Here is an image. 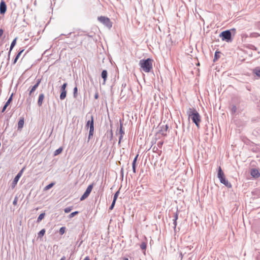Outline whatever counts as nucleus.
<instances>
[{"label":"nucleus","mask_w":260,"mask_h":260,"mask_svg":"<svg viewBox=\"0 0 260 260\" xmlns=\"http://www.w3.org/2000/svg\"><path fill=\"white\" fill-rule=\"evenodd\" d=\"M187 114L189 119H191L192 122L198 128H200V123L201 121V117L195 108H189L187 111Z\"/></svg>","instance_id":"nucleus-1"},{"label":"nucleus","mask_w":260,"mask_h":260,"mask_svg":"<svg viewBox=\"0 0 260 260\" xmlns=\"http://www.w3.org/2000/svg\"><path fill=\"white\" fill-rule=\"evenodd\" d=\"M236 32V29L235 28L226 30L222 31L219 34V37L223 41H225L228 43H231L233 40L232 35L235 36Z\"/></svg>","instance_id":"nucleus-2"},{"label":"nucleus","mask_w":260,"mask_h":260,"mask_svg":"<svg viewBox=\"0 0 260 260\" xmlns=\"http://www.w3.org/2000/svg\"><path fill=\"white\" fill-rule=\"evenodd\" d=\"M152 62L153 60L150 58L143 59L140 60L139 65L144 72L149 73L152 70Z\"/></svg>","instance_id":"nucleus-3"},{"label":"nucleus","mask_w":260,"mask_h":260,"mask_svg":"<svg viewBox=\"0 0 260 260\" xmlns=\"http://www.w3.org/2000/svg\"><path fill=\"white\" fill-rule=\"evenodd\" d=\"M98 20L108 28H111L112 26V22L111 21L110 19L107 17L101 16L98 17Z\"/></svg>","instance_id":"nucleus-4"},{"label":"nucleus","mask_w":260,"mask_h":260,"mask_svg":"<svg viewBox=\"0 0 260 260\" xmlns=\"http://www.w3.org/2000/svg\"><path fill=\"white\" fill-rule=\"evenodd\" d=\"M93 184H94L93 183H92V184H91L88 186L85 191L84 192L83 194L81 197L80 199V201L84 200L89 196V195L90 194V193L91 192L92 189L93 188Z\"/></svg>","instance_id":"nucleus-5"},{"label":"nucleus","mask_w":260,"mask_h":260,"mask_svg":"<svg viewBox=\"0 0 260 260\" xmlns=\"http://www.w3.org/2000/svg\"><path fill=\"white\" fill-rule=\"evenodd\" d=\"M7 6L6 2L4 0H1L0 2V14L4 16L7 12Z\"/></svg>","instance_id":"nucleus-6"},{"label":"nucleus","mask_w":260,"mask_h":260,"mask_svg":"<svg viewBox=\"0 0 260 260\" xmlns=\"http://www.w3.org/2000/svg\"><path fill=\"white\" fill-rule=\"evenodd\" d=\"M41 79H38L37 80L36 83L32 86H30L29 89V95L30 96L32 93L36 90V89L38 87L39 84L41 82Z\"/></svg>","instance_id":"nucleus-7"},{"label":"nucleus","mask_w":260,"mask_h":260,"mask_svg":"<svg viewBox=\"0 0 260 260\" xmlns=\"http://www.w3.org/2000/svg\"><path fill=\"white\" fill-rule=\"evenodd\" d=\"M25 170V167H23L19 172V173L16 175V176L15 177L14 179L13 180L12 184L14 185H15L18 181H19L20 178L22 176L23 172L24 170Z\"/></svg>","instance_id":"nucleus-8"},{"label":"nucleus","mask_w":260,"mask_h":260,"mask_svg":"<svg viewBox=\"0 0 260 260\" xmlns=\"http://www.w3.org/2000/svg\"><path fill=\"white\" fill-rule=\"evenodd\" d=\"M160 129L159 130V133L164 136H167V131L168 129V125H161L160 126Z\"/></svg>","instance_id":"nucleus-9"},{"label":"nucleus","mask_w":260,"mask_h":260,"mask_svg":"<svg viewBox=\"0 0 260 260\" xmlns=\"http://www.w3.org/2000/svg\"><path fill=\"white\" fill-rule=\"evenodd\" d=\"M12 100H13V94H12L11 95V96L9 97V98L8 99V100H7V101L6 102L5 104L4 105V107H3V108L2 109V111H1L2 113H4L5 111V110H6V108H7V107L12 102Z\"/></svg>","instance_id":"nucleus-10"},{"label":"nucleus","mask_w":260,"mask_h":260,"mask_svg":"<svg viewBox=\"0 0 260 260\" xmlns=\"http://www.w3.org/2000/svg\"><path fill=\"white\" fill-rule=\"evenodd\" d=\"M219 180L221 183L224 184L228 188H231L232 187L231 183L228 181L225 177L221 178Z\"/></svg>","instance_id":"nucleus-11"},{"label":"nucleus","mask_w":260,"mask_h":260,"mask_svg":"<svg viewBox=\"0 0 260 260\" xmlns=\"http://www.w3.org/2000/svg\"><path fill=\"white\" fill-rule=\"evenodd\" d=\"M24 124V117H20L19 119L18 122V130L21 131L22 128L23 127Z\"/></svg>","instance_id":"nucleus-12"},{"label":"nucleus","mask_w":260,"mask_h":260,"mask_svg":"<svg viewBox=\"0 0 260 260\" xmlns=\"http://www.w3.org/2000/svg\"><path fill=\"white\" fill-rule=\"evenodd\" d=\"M250 174L254 178H258L260 176L259 172H258V170L256 169H251Z\"/></svg>","instance_id":"nucleus-13"},{"label":"nucleus","mask_w":260,"mask_h":260,"mask_svg":"<svg viewBox=\"0 0 260 260\" xmlns=\"http://www.w3.org/2000/svg\"><path fill=\"white\" fill-rule=\"evenodd\" d=\"M89 135L88 137V142L89 141V140L92 138L93 134H94V124L91 125L90 127H89Z\"/></svg>","instance_id":"nucleus-14"},{"label":"nucleus","mask_w":260,"mask_h":260,"mask_svg":"<svg viewBox=\"0 0 260 260\" xmlns=\"http://www.w3.org/2000/svg\"><path fill=\"white\" fill-rule=\"evenodd\" d=\"M16 41H17V38H15L12 41V43L11 44V46H10V50H9V53H8V60L10 59V56L11 52L12 50L13 49V48H14V47L15 46V45L16 44Z\"/></svg>","instance_id":"nucleus-15"},{"label":"nucleus","mask_w":260,"mask_h":260,"mask_svg":"<svg viewBox=\"0 0 260 260\" xmlns=\"http://www.w3.org/2000/svg\"><path fill=\"white\" fill-rule=\"evenodd\" d=\"M60 91L59 98L61 100H63L67 96V91L66 89H60Z\"/></svg>","instance_id":"nucleus-16"},{"label":"nucleus","mask_w":260,"mask_h":260,"mask_svg":"<svg viewBox=\"0 0 260 260\" xmlns=\"http://www.w3.org/2000/svg\"><path fill=\"white\" fill-rule=\"evenodd\" d=\"M24 49H22L18 52V53L17 54V55H16V56L15 57V58H14V59L13 60L12 64H15L17 62L20 56L21 55L22 53L24 51Z\"/></svg>","instance_id":"nucleus-17"},{"label":"nucleus","mask_w":260,"mask_h":260,"mask_svg":"<svg viewBox=\"0 0 260 260\" xmlns=\"http://www.w3.org/2000/svg\"><path fill=\"white\" fill-rule=\"evenodd\" d=\"M44 97L45 96L44 93H42L39 94L38 100V105L39 107H41L42 105Z\"/></svg>","instance_id":"nucleus-18"},{"label":"nucleus","mask_w":260,"mask_h":260,"mask_svg":"<svg viewBox=\"0 0 260 260\" xmlns=\"http://www.w3.org/2000/svg\"><path fill=\"white\" fill-rule=\"evenodd\" d=\"M94 124V119L93 116L92 115L91 116V119L87 121L86 125H85V128L87 129H88L89 127Z\"/></svg>","instance_id":"nucleus-19"},{"label":"nucleus","mask_w":260,"mask_h":260,"mask_svg":"<svg viewBox=\"0 0 260 260\" xmlns=\"http://www.w3.org/2000/svg\"><path fill=\"white\" fill-rule=\"evenodd\" d=\"M217 177L219 179H220L221 178H224L225 177L224 174L220 167H219L218 168Z\"/></svg>","instance_id":"nucleus-20"},{"label":"nucleus","mask_w":260,"mask_h":260,"mask_svg":"<svg viewBox=\"0 0 260 260\" xmlns=\"http://www.w3.org/2000/svg\"><path fill=\"white\" fill-rule=\"evenodd\" d=\"M107 75H108L107 71L106 70H103V71L102 72V73H101V77L104 80V82H103V84H105L107 78Z\"/></svg>","instance_id":"nucleus-21"},{"label":"nucleus","mask_w":260,"mask_h":260,"mask_svg":"<svg viewBox=\"0 0 260 260\" xmlns=\"http://www.w3.org/2000/svg\"><path fill=\"white\" fill-rule=\"evenodd\" d=\"M253 73L256 75L257 77L260 78V67H256L253 69Z\"/></svg>","instance_id":"nucleus-22"},{"label":"nucleus","mask_w":260,"mask_h":260,"mask_svg":"<svg viewBox=\"0 0 260 260\" xmlns=\"http://www.w3.org/2000/svg\"><path fill=\"white\" fill-rule=\"evenodd\" d=\"M45 216V213H42L40 214L39 217L37 218V222L39 223L41 222V221L44 218Z\"/></svg>","instance_id":"nucleus-23"},{"label":"nucleus","mask_w":260,"mask_h":260,"mask_svg":"<svg viewBox=\"0 0 260 260\" xmlns=\"http://www.w3.org/2000/svg\"><path fill=\"white\" fill-rule=\"evenodd\" d=\"M119 133L120 134V135H121V136H123L124 134V132L123 129V124L121 121L120 122Z\"/></svg>","instance_id":"nucleus-24"},{"label":"nucleus","mask_w":260,"mask_h":260,"mask_svg":"<svg viewBox=\"0 0 260 260\" xmlns=\"http://www.w3.org/2000/svg\"><path fill=\"white\" fill-rule=\"evenodd\" d=\"M63 149L62 147H59L54 152V156H56L62 152Z\"/></svg>","instance_id":"nucleus-25"},{"label":"nucleus","mask_w":260,"mask_h":260,"mask_svg":"<svg viewBox=\"0 0 260 260\" xmlns=\"http://www.w3.org/2000/svg\"><path fill=\"white\" fill-rule=\"evenodd\" d=\"M45 232H46V231H45V229H42L38 234V237L39 238L42 237L45 235Z\"/></svg>","instance_id":"nucleus-26"},{"label":"nucleus","mask_w":260,"mask_h":260,"mask_svg":"<svg viewBox=\"0 0 260 260\" xmlns=\"http://www.w3.org/2000/svg\"><path fill=\"white\" fill-rule=\"evenodd\" d=\"M245 46L246 48L251 49V50H257L256 47L252 44H247Z\"/></svg>","instance_id":"nucleus-27"},{"label":"nucleus","mask_w":260,"mask_h":260,"mask_svg":"<svg viewBox=\"0 0 260 260\" xmlns=\"http://www.w3.org/2000/svg\"><path fill=\"white\" fill-rule=\"evenodd\" d=\"M140 247L142 250L145 251L147 247L146 242H143L140 245Z\"/></svg>","instance_id":"nucleus-28"},{"label":"nucleus","mask_w":260,"mask_h":260,"mask_svg":"<svg viewBox=\"0 0 260 260\" xmlns=\"http://www.w3.org/2000/svg\"><path fill=\"white\" fill-rule=\"evenodd\" d=\"M237 111V107L235 105H232L231 109V112L232 114H235Z\"/></svg>","instance_id":"nucleus-29"},{"label":"nucleus","mask_w":260,"mask_h":260,"mask_svg":"<svg viewBox=\"0 0 260 260\" xmlns=\"http://www.w3.org/2000/svg\"><path fill=\"white\" fill-rule=\"evenodd\" d=\"M260 36V35L257 32H252L249 35L250 38H257Z\"/></svg>","instance_id":"nucleus-30"},{"label":"nucleus","mask_w":260,"mask_h":260,"mask_svg":"<svg viewBox=\"0 0 260 260\" xmlns=\"http://www.w3.org/2000/svg\"><path fill=\"white\" fill-rule=\"evenodd\" d=\"M54 185V183L53 182H52L50 184H49L48 185H47V186H46L44 188V190H49V189H50L51 187H52L53 186V185Z\"/></svg>","instance_id":"nucleus-31"},{"label":"nucleus","mask_w":260,"mask_h":260,"mask_svg":"<svg viewBox=\"0 0 260 260\" xmlns=\"http://www.w3.org/2000/svg\"><path fill=\"white\" fill-rule=\"evenodd\" d=\"M219 57H220V55H219V52L216 51L215 53V54H214L213 61L215 62Z\"/></svg>","instance_id":"nucleus-32"},{"label":"nucleus","mask_w":260,"mask_h":260,"mask_svg":"<svg viewBox=\"0 0 260 260\" xmlns=\"http://www.w3.org/2000/svg\"><path fill=\"white\" fill-rule=\"evenodd\" d=\"M78 88L77 86H75L73 89V96L74 98H76L77 96Z\"/></svg>","instance_id":"nucleus-33"},{"label":"nucleus","mask_w":260,"mask_h":260,"mask_svg":"<svg viewBox=\"0 0 260 260\" xmlns=\"http://www.w3.org/2000/svg\"><path fill=\"white\" fill-rule=\"evenodd\" d=\"M66 227H65V226H62V227H61V228H60V229H59V234H60L61 235H63V234L65 233V232H66Z\"/></svg>","instance_id":"nucleus-34"},{"label":"nucleus","mask_w":260,"mask_h":260,"mask_svg":"<svg viewBox=\"0 0 260 260\" xmlns=\"http://www.w3.org/2000/svg\"><path fill=\"white\" fill-rule=\"evenodd\" d=\"M79 213V212L76 211H75V212H73L72 213H71L68 216V217L69 218H73V217H74L75 215H77Z\"/></svg>","instance_id":"nucleus-35"},{"label":"nucleus","mask_w":260,"mask_h":260,"mask_svg":"<svg viewBox=\"0 0 260 260\" xmlns=\"http://www.w3.org/2000/svg\"><path fill=\"white\" fill-rule=\"evenodd\" d=\"M73 209V206L68 207L64 209V211L65 213H69Z\"/></svg>","instance_id":"nucleus-36"},{"label":"nucleus","mask_w":260,"mask_h":260,"mask_svg":"<svg viewBox=\"0 0 260 260\" xmlns=\"http://www.w3.org/2000/svg\"><path fill=\"white\" fill-rule=\"evenodd\" d=\"M119 190H117L114 194L113 200L116 201L117 199L118 196L119 194Z\"/></svg>","instance_id":"nucleus-37"},{"label":"nucleus","mask_w":260,"mask_h":260,"mask_svg":"<svg viewBox=\"0 0 260 260\" xmlns=\"http://www.w3.org/2000/svg\"><path fill=\"white\" fill-rule=\"evenodd\" d=\"M115 203H116V201L113 200L112 204L109 208V210H112L113 209V208L115 206Z\"/></svg>","instance_id":"nucleus-38"},{"label":"nucleus","mask_w":260,"mask_h":260,"mask_svg":"<svg viewBox=\"0 0 260 260\" xmlns=\"http://www.w3.org/2000/svg\"><path fill=\"white\" fill-rule=\"evenodd\" d=\"M17 202H18V198H17V197H15V198L13 202V204L14 206H16L17 204Z\"/></svg>","instance_id":"nucleus-39"},{"label":"nucleus","mask_w":260,"mask_h":260,"mask_svg":"<svg viewBox=\"0 0 260 260\" xmlns=\"http://www.w3.org/2000/svg\"><path fill=\"white\" fill-rule=\"evenodd\" d=\"M178 219V210H177V211L176 212V213H174L173 219L177 220Z\"/></svg>","instance_id":"nucleus-40"},{"label":"nucleus","mask_w":260,"mask_h":260,"mask_svg":"<svg viewBox=\"0 0 260 260\" xmlns=\"http://www.w3.org/2000/svg\"><path fill=\"white\" fill-rule=\"evenodd\" d=\"M68 85L67 83H64L60 87V89H66V87Z\"/></svg>","instance_id":"nucleus-41"},{"label":"nucleus","mask_w":260,"mask_h":260,"mask_svg":"<svg viewBox=\"0 0 260 260\" xmlns=\"http://www.w3.org/2000/svg\"><path fill=\"white\" fill-rule=\"evenodd\" d=\"M177 220L173 219V224H174L173 228H174V231H175L176 229Z\"/></svg>","instance_id":"nucleus-42"},{"label":"nucleus","mask_w":260,"mask_h":260,"mask_svg":"<svg viewBox=\"0 0 260 260\" xmlns=\"http://www.w3.org/2000/svg\"><path fill=\"white\" fill-rule=\"evenodd\" d=\"M31 99L30 97H29V98H27L26 99V103L29 105H30V103H31Z\"/></svg>","instance_id":"nucleus-43"},{"label":"nucleus","mask_w":260,"mask_h":260,"mask_svg":"<svg viewBox=\"0 0 260 260\" xmlns=\"http://www.w3.org/2000/svg\"><path fill=\"white\" fill-rule=\"evenodd\" d=\"M94 97V99H98L99 98V93L97 90L96 91V92L95 93Z\"/></svg>","instance_id":"nucleus-44"},{"label":"nucleus","mask_w":260,"mask_h":260,"mask_svg":"<svg viewBox=\"0 0 260 260\" xmlns=\"http://www.w3.org/2000/svg\"><path fill=\"white\" fill-rule=\"evenodd\" d=\"M122 138H123V136L120 135V136L119 137V141H118V145H120L121 141V140H122Z\"/></svg>","instance_id":"nucleus-45"},{"label":"nucleus","mask_w":260,"mask_h":260,"mask_svg":"<svg viewBox=\"0 0 260 260\" xmlns=\"http://www.w3.org/2000/svg\"><path fill=\"white\" fill-rule=\"evenodd\" d=\"M163 144V142H158L157 143V146L158 147H161Z\"/></svg>","instance_id":"nucleus-46"},{"label":"nucleus","mask_w":260,"mask_h":260,"mask_svg":"<svg viewBox=\"0 0 260 260\" xmlns=\"http://www.w3.org/2000/svg\"><path fill=\"white\" fill-rule=\"evenodd\" d=\"M133 171L134 173L136 172V166H132Z\"/></svg>","instance_id":"nucleus-47"},{"label":"nucleus","mask_w":260,"mask_h":260,"mask_svg":"<svg viewBox=\"0 0 260 260\" xmlns=\"http://www.w3.org/2000/svg\"><path fill=\"white\" fill-rule=\"evenodd\" d=\"M3 33H4V30L3 29H2V28H0V38H1L2 35H3Z\"/></svg>","instance_id":"nucleus-48"},{"label":"nucleus","mask_w":260,"mask_h":260,"mask_svg":"<svg viewBox=\"0 0 260 260\" xmlns=\"http://www.w3.org/2000/svg\"><path fill=\"white\" fill-rule=\"evenodd\" d=\"M120 173H121L122 177H123V168H122L120 170Z\"/></svg>","instance_id":"nucleus-49"},{"label":"nucleus","mask_w":260,"mask_h":260,"mask_svg":"<svg viewBox=\"0 0 260 260\" xmlns=\"http://www.w3.org/2000/svg\"><path fill=\"white\" fill-rule=\"evenodd\" d=\"M136 163H137V161H133L132 166H136Z\"/></svg>","instance_id":"nucleus-50"},{"label":"nucleus","mask_w":260,"mask_h":260,"mask_svg":"<svg viewBox=\"0 0 260 260\" xmlns=\"http://www.w3.org/2000/svg\"><path fill=\"white\" fill-rule=\"evenodd\" d=\"M138 155H138V154H137V155L135 156V157L134 158V159L133 161H137V158H138Z\"/></svg>","instance_id":"nucleus-51"},{"label":"nucleus","mask_w":260,"mask_h":260,"mask_svg":"<svg viewBox=\"0 0 260 260\" xmlns=\"http://www.w3.org/2000/svg\"><path fill=\"white\" fill-rule=\"evenodd\" d=\"M249 37V36H248V35H247V34H243V35H242V38H244V37H245V38H247V37Z\"/></svg>","instance_id":"nucleus-52"},{"label":"nucleus","mask_w":260,"mask_h":260,"mask_svg":"<svg viewBox=\"0 0 260 260\" xmlns=\"http://www.w3.org/2000/svg\"><path fill=\"white\" fill-rule=\"evenodd\" d=\"M179 256L180 257V258H181V259L182 260V258H183V254L182 253V252H180V255H179Z\"/></svg>","instance_id":"nucleus-53"},{"label":"nucleus","mask_w":260,"mask_h":260,"mask_svg":"<svg viewBox=\"0 0 260 260\" xmlns=\"http://www.w3.org/2000/svg\"><path fill=\"white\" fill-rule=\"evenodd\" d=\"M83 260H90L89 256H86Z\"/></svg>","instance_id":"nucleus-54"},{"label":"nucleus","mask_w":260,"mask_h":260,"mask_svg":"<svg viewBox=\"0 0 260 260\" xmlns=\"http://www.w3.org/2000/svg\"><path fill=\"white\" fill-rule=\"evenodd\" d=\"M72 34V32H70V33H69L68 35H66V36H67V37H68V36L71 35ZM62 35H64V36H66V35H64V34H61V36H62Z\"/></svg>","instance_id":"nucleus-55"},{"label":"nucleus","mask_w":260,"mask_h":260,"mask_svg":"<svg viewBox=\"0 0 260 260\" xmlns=\"http://www.w3.org/2000/svg\"><path fill=\"white\" fill-rule=\"evenodd\" d=\"M60 260H66V257L64 256H62Z\"/></svg>","instance_id":"nucleus-56"},{"label":"nucleus","mask_w":260,"mask_h":260,"mask_svg":"<svg viewBox=\"0 0 260 260\" xmlns=\"http://www.w3.org/2000/svg\"><path fill=\"white\" fill-rule=\"evenodd\" d=\"M122 260H128L127 257H124L122 258Z\"/></svg>","instance_id":"nucleus-57"},{"label":"nucleus","mask_w":260,"mask_h":260,"mask_svg":"<svg viewBox=\"0 0 260 260\" xmlns=\"http://www.w3.org/2000/svg\"><path fill=\"white\" fill-rule=\"evenodd\" d=\"M153 150L154 151L155 150H157V148L155 147H154L153 148Z\"/></svg>","instance_id":"nucleus-58"},{"label":"nucleus","mask_w":260,"mask_h":260,"mask_svg":"<svg viewBox=\"0 0 260 260\" xmlns=\"http://www.w3.org/2000/svg\"><path fill=\"white\" fill-rule=\"evenodd\" d=\"M153 150L154 151L155 150H157V148L155 147H154L153 148Z\"/></svg>","instance_id":"nucleus-59"},{"label":"nucleus","mask_w":260,"mask_h":260,"mask_svg":"<svg viewBox=\"0 0 260 260\" xmlns=\"http://www.w3.org/2000/svg\"><path fill=\"white\" fill-rule=\"evenodd\" d=\"M113 137V133H112V131H111V137L112 138Z\"/></svg>","instance_id":"nucleus-60"},{"label":"nucleus","mask_w":260,"mask_h":260,"mask_svg":"<svg viewBox=\"0 0 260 260\" xmlns=\"http://www.w3.org/2000/svg\"><path fill=\"white\" fill-rule=\"evenodd\" d=\"M87 36H88L89 37H91V38H92V35H88Z\"/></svg>","instance_id":"nucleus-61"},{"label":"nucleus","mask_w":260,"mask_h":260,"mask_svg":"<svg viewBox=\"0 0 260 260\" xmlns=\"http://www.w3.org/2000/svg\"><path fill=\"white\" fill-rule=\"evenodd\" d=\"M197 66H200V63H199V62H198V63H197Z\"/></svg>","instance_id":"nucleus-62"},{"label":"nucleus","mask_w":260,"mask_h":260,"mask_svg":"<svg viewBox=\"0 0 260 260\" xmlns=\"http://www.w3.org/2000/svg\"><path fill=\"white\" fill-rule=\"evenodd\" d=\"M77 36L76 35H74V37L75 38Z\"/></svg>","instance_id":"nucleus-63"},{"label":"nucleus","mask_w":260,"mask_h":260,"mask_svg":"<svg viewBox=\"0 0 260 260\" xmlns=\"http://www.w3.org/2000/svg\"><path fill=\"white\" fill-rule=\"evenodd\" d=\"M82 243V241H81V242H80V244L79 246L81 245V244Z\"/></svg>","instance_id":"nucleus-64"}]
</instances>
